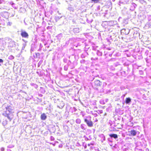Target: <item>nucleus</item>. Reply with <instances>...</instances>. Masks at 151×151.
<instances>
[{
	"mask_svg": "<svg viewBox=\"0 0 151 151\" xmlns=\"http://www.w3.org/2000/svg\"><path fill=\"white\" fill-rule=\"evenodd\" d=\"M116 22L115 21H111L109 22V25H111L112 27L115 25L116 24Z\"/></svg>",
	"mask_w": 151,
	"mask_h": 151,
	"instance_id": "obj_16",
	"label": "nucleus"
},
{
	"mask_svg": "<svg viewBox=\"0 0 151 151\" xmlns=\"http://www.w3.org/2000/svg\"><path fill=\"white\" fill-rule=\"evenodd\" d=\"M30 85L34 87L35 88H37L38 86L37 85L33 83H30Z\"/></svg>",
	"mask_w": 151,
	"mask_h": 151,
	"instance_id": "obj_32",
	"label": "nucleus"
},
{
	"mask_svg": "<svg viewBox=\"0 0 151 151\" xmlns=\"http://www.w3.org/2000/svg\"><path fill=\"white\" fill-rule=\"evenodd\" d=\"M70 69H73L74 68V67L73 66H70Z\"/></svg>",
	"mask_w": 151,
	"mask_h": 151,
	"instance_id": "obj_64",
	"label": "nucleus"
},
{
	"mask_svg": "<svg viewBox=\"0 0 151 151\" xmlns=\"http://www.w3.org/2000/svg\"><path fill=\"white\" fill-rule=\"evenodd\" d=\"M75 122L78 124H80L81 122V120L80 119L77 118L76 119Z\"/></svg>",
	"mask_w": 151,
	"mask_h": 151,
	"instance_id": "obj_29",
	"label": "nucleus"
},
{
	"mask_svg": "<svg viewBox=\"0 0 151 151\" xmlns=\"http://www.w3.org/2000/svg\"><path fill=\"white\" fill-rule=\"evenodd\" d=\"M143 73V71H139V74L140 75H142Z\"/></svg>",
	"mask_w": 151,
	"mask_h": 151,
	"instance_id": "obj_62",
	"label": "nucleus"
},
{
	"mask_svg": "<svg viewBox=\"0 0 151 151\" xmlns=\"http://www.w3.org/2000/svg\"><path fill=\"white\" fill-rule=\"evenodd\" d=\"M68 9L70 12H73L74 11V9L73 7L71 6H69Z\"/></svg>",
	"mask_w": 151,
	"mask_h": 151,
	"instance_id": "obj_26",
	"label": "nucleus"
},
{
	"mask_svg": "<svg viewBox=\"0 0 151 151\" xmlns=\"http://www.w3.org/2000/svg\"><path fill=\"white\" fill-rule=\"evenodd\" d=\"M131 0H120L119 5L120 6V4H128L131 3Z\"/></svg>",
	"mask_w": 151,
	"mask_h": 151,
	"instance_id": "obj_5",
	"label": "nucleus"
},
{
	"mask_svg": "<svg viewBox=\"0 0 151 151\" xmlns=\"http://www.w3.org/2000/svg\"><path fill=\"white\" fill-rule=\"evenodd\" d=\"M4 150H5V149L4 147H2L1 148V151H4Z\"/></svg>",
	"mask_w": 151,
	"mask_h": 151,
	"instance_id": "obj_57",
	"label": "nucleus"
},
{
	"mask_svg": "<svg viewBox=\"0 0 151 151\" xmlns=\"http://www.w3.org/2000/svg\"><path fill=\"white\" fill-rule=\"evenodd\" d=\"M54 138L52 136H51L50 137V139L52 140H54Z\"/></svg>",
	"mask_w": 151,
	"mask_h": 151,
	"instance_id": "obj_53",
	"label": "nucleus"
},
{
	"mask_svg": "<svg viewBox=\"0 0 151 151\" xmlns=\"http://www.w3.org/2000/svg\"><path fill=\"white\" fill-rule=\"evenodd\" d=\"M102 82L98 80H95L94 82V85L96 86H100L102 85Z\"/></svg>",
	"mask_w": 151,
	"mask_h": 151,
	"instance_id": "obj_9",
	"label": "nucleus"
},
{
	"mask_svg": "<svg viewBox=\"0 0 151 151\" xmlns=\"http://www.w3.org/2000/svg\"><path fill=\"white\" fill-rule=\"evenodd\" d=\"M86 61L85 60L82 59L80 61V63L82 64H84L85 63Z\"/></svg>",
	"mask_w": 151,
	"mask_h": 151,
	"instance_id": "obj_38",
	"label": "nucleus"
},
{
	"mask_svg": "<svg viewBox=\"0 0 151 151\" xmlns=\"http://www.w3.org/2000/svg\"><path fill=\"white\" fill-rule=\"evenodd\" d=\"M63 129L66 132H68L69 131V127L67 125H63Z\"/></svg>",
	"mask_w": 151,
	"mask_h": 151,
	"instance_id": "obj_21",
	"label": "nucleus"
},
{
	"mask_svg": "<svg viewBox=\"0 0 151 151\" xmlns=\"http://www.w3.org/2000/svg\"><path fill=\"white\" fill-rule=\"evenodd\" d=\"M121 32L122 33H123L125 35H128L129 32V30L127 29H122L121 30Z\"/></svg>",
	"mask_w": 151,
	"mask_h": 151,
	"instance_id": "obj_12",
	"label": "nucleus"
},
{
	"mask_svg": "<svg viewBox=\"0 0 151 151\" xmlns=\"http://www.w3.org/2000/svg\"><path fill=\"white\" fill-rule=\"evenodd\" d=\"M40 118L41 120H45L47 119V116L45 113H43L41 115Z\"/></svg>",
	"mask_w": 151,
	"mask_h": 151,
	"instance_id": "obj_17",
	"label": "nucleus"
},
{
	"mask_svg": "<svg viewBox=\"0 0 151 151\" xmlns=\"http://www.w3.org/2000/svg\"><path fill=\"white\" fill-rule=\"evenodd\" d=\"M49 129L50 132L51 133H54L56 130L55 126L53 125H51L49 127Z\"/></svg>",
	"mask_w": 151,
	"mask_h": 151,
	"instance_id": "obj_8",
	"label": "nucleus"
},
{
	"mask_svg": "<svg viewBox=\"0 0 151 151\" xmlns=\"http://www.w3.org/2000/svg\"><path fill=\"white\" fill-rule=\"evenodd\" d=\"M43 62L42 60H40L38 63V66L39 67L42 64Z\"/></svg>",
	"mask_w": 151,
	"mask_h": 151,
	"instance_id": "obj_34",
	"label": "nucleus"
},
{
	"mask_svg": "<svg viewBox=\"0 0 151 151\" xmlns=\"http://www.w3.org/2000/svg\"><path fill=\"white\" fill-rule=\"evenodd\" d=\"M42 47H43L42 45V44L41 43H40V48H41L42 49Z\"/></svg>",
	"mask_w": 151,
	"mask_h": 151,
	"instance_id": "obj_59",
	"label": "nucleus"
},
{
	"mask_svg": "<svg viewBox=\"0 0 151 151\" xmlns=\"http://www.w3.org/2000/svg\"><path fill=\"white\" fill-rule=\"evenodd\" d=\"M109 125L110 126L112 125V122L111 120H109Z\"/></svg>",
	"mask_w": 151,
	"mask_h": 151,
	"instance_id": "obj_43",
	"label": "nucleus"
},
{
	"mask_svg": "<svg viewBox=\"0 0 151 151\" xmlns=\"http://www.w3.org/2000/svg\"><path fill=\"white\" fill-rule=\"evenodd\" d=\"M22 40L24 42V43H27L28 42L27 41L24 40V39H22Z\"/></svg>",
	"mask_w": 151,
	"mask_h": 151,
	"instance_id": "obj_58",
	"label": "nucleus"
},
{
	"mask_svg": "<svg viewBox=\"0 0 151 151\" xmlns=\"http://www.w3.org/2000/svg\"><path fill=\"white\" fill-rule=\"evenodd\" d=\"M71 63V61L70 60H69L67 65H68V66H70V65Z\"/></svg>",
	"mask_w": 151,
	"mask_h": 151,
	"instance_id": "obj_48",
	"label": "nucleus"
},
{
	"mask_svg": "<svg viewBox=\"0 0 151 151\" xmlns=\"http://www.w3.org/2000/svg\"><path fill=\"white\" fill-rule=\"evenodd\" d=\"M12 22H8L7 23V25L11 26L12 24Z\"/></svg>",
	"mask_w": 151,
	"mask_h": 151,
	"instance_id": "obj_45",
	"label": "nucleus"
},
{
	"mask_svg": "<svg viewBox=\"0 0 151 151\" xmlns=\"http://www.w3.org/2000/svg\"><path fill=\"white\" fill-rule=\"evenodd\" d=\"M56 17V21H57L58 20H59L61 18V17Z\"/></svg>",
	"mask_w": 151,
	"mask_h": 151,
	"instance_id": "obj_51",
	"label": "nucleus"
},
{
	"mask_svg": "<svg viewBox=\"0 0 151 151\" xmlns=\"http://www.w3.org/2000/svg\"><path fill=\"white\" fill-rule=\"evenodd\" d=\"M109 136L113 139V138L116 139L118 138V135L117 134H109Z\"/></svg>",
	"mask_w": 151,
	"mask_h": 151,
	"instance_id": "obj_11",
	"label": "nucleus"
},
{
	"mask_svg": "<svg viewBox=\"0 0 151 151\" xmlns=\"http://www.w3.org/2000/svg\"><path fill=\"white\" fill-rule=\"evenodd\" d=\"M139 1L142 4L146 3V1H145L144 0H139Z\"/></svg>",
	"mask_w": 151,
	"mask_h": 151,
	"instance_id": "obj_44",
	"label": "nucleus"
},
{
	"mask_svg": "<svg viewBox=\"0 0 151 151\" xmlns=\"http://www.w3.org/2000/svg\"><path fill=\"white\" fill-rule=\"evenodd\" d=\"M115 121L114 122V126L115 127H116L117 124H119V122H117L116 121L117 120L116 119V118H115Z\"/></svg>",
	"mask_w": 151,
	"mask_h": 151,
	"instance_id": "obj_33",
	"label": "nucleus"
},
{
	"mask_svg": "<svg viewBox=\"0 0 151 151\" xmlns=\"http://www.w3.org/2000/svg\"><path fill=\"white\" fill-rule=\"evenodd\" d=\"M132 5L135 8H136L137 6V5L134 3H132Z\"/></svg>",
	"mask_w": 151,
	"mask_h": 151,
	"instance_id": "obj_47",
	"label": "nucleus"
},
{
	"mask_svg": "<svg viewBox=\"0 0 151 151\" xmlns=\"http://www.w3.org/2000/svg\"><path fill=\"white\" fill-rule=\"evenodd\" d=\"M109 145L111 146H112L113 145L112 142H109Z\"/></svg>",
	"mask_w": 151,
	"mask_h": 151,
	"instance_id": "obj_55",
	"label": "nucleus"
},
{
	"mask_svg": "<svg viewBox=\"0 0 151 151\" xmlns=\"http://www.w3.org/2000/svg\"><path fill=\"white\" fill-rule=\"evenodd\" d=\"M127 72L130 71V69L129 68L128 66H127Z\"/></svg>",
	"mask_w": 151,
	"mask_h": 151,
	"instance_id": "obj_61",
	"label": "nucleus"
},
{
	"mask_svg": "<svg viewBox=\"0 0 151 151\" xmlns=\"http://www.w3.org/2000/svg\"><path fill=\"white\" fill-rule=\"evenodd\" d=\"M129 132L133 136H135L137 133H138L139 132L137 131H136L135 130H131Z\"/></svg>",
	"mask_w": 151,
	"mask_h": 151,
	"instance_id": "obj_19",
	"label": "nucleus"
},
{
	"mask_svg": "<svg viewBox=\"0 0 151 151\" xmlns=\"http://www.w3.org/2000/svg\"><path fill=\"white\" fill-rule=\"evenodd\" d=\"M5 2L4 0H0V4H4Z\"/></svg>",
	"mask_w": 151,
	"mask_h": 151,
	"instance_id": "obj_37",
	"label": "nucleus"
},
{
	"mask_svg": "<svg viewBox=\"0 0 151 151\" xmlns=\"http://www.w3.org/2000/svg\"><path fill=\"white\" fill-rule=\"evenodd\" d=\"M91 117L88 116H85L84 118V122L86 124L87 126L89 127H92L93 126V123L91 120Z\"/></svg>",
	"mask_w": 151,
	"mask_h": 151,
	"instance_id": "obj_1",
	"label": "nucleus"
},
{
	"mask_svg": "<svg viewBox=\"0 0 151 151\" xmlns=\"http://www.w3.org/2000/svg\"><path fill=\"white\" fill-rule=\"evenodd\" d=\"M77 109H76L74 107H70V111H71L72 113H73L75 112Z\"/></svg>",
	"mask_w": 151,
	"mask_h": 151,
	"instance_id": "obj_24",
	"label": "nucleus"
},
{
	"mask_svg": "<svg viewBox=\"0 0 151 151\" xmlns=\"http://www.w3.org/2000/svg\"><path fill=\"white\" fill-rule=\"evenodd\" d=\"M57 107L60 109H62L63 107V106H60V105H58Z\"/></svg>",
	"mask_w": 151,
	"mask_h": 151,
	"instance_id": "obj_49",
	"label": "nucleus"
},
{
	"mask_svg": "<svg viewBox=\"0 0 151 151\" xmlns=\"http://www.w3.org/2000/svg\"><path fill=\"white\" fill-rule=\"evenodd\" d=\"M101 25L103 27L105 28V27H106L109 25V22L108 23L107 22H105L104 23H102Z\"/></svg>",
	"mask_w": 151,
	"mask_h": 151,
	"instance_id": "obj_25",
	"label": "nucleus"
},
{
	"mask_svg": "<svg viewBox=\"0 0 151 151\" xmlns=\"http://www.w3.org/2000/svg\"><path fill=\"white\" fill-rule=\"evenodd\" d=\"M96 54L97 55L101 56L102 55V53L99 50H97L96 52Z\"/></svg>",
	"mask_w": 151,
	"mask_h": 151,
	"instance_id": "obj_27",
	"label": "nucleus"
},
{
	"mask_svg": "<svg viewBox=\"0 0 151 151\" xmlns=\"http://www.w3.org/2000/svg\"><path fill=\"white\" fill-rule=\"evenodd\" d=\"M7 122L6 120L4 121L2 123V124L3 126H5L7 124Z\"/></svg>",
	"mask_w": 151,
	"mask_h": 151,
	"instance_id": "obj_31",
	"label": "nucleus"
},
{
	"mask_svg": "<svg viewBox=\"0 0 151 151\" xmlns=\"http://www.w3.org/2000/svg\"><path fill=\"white\" fill-rule=\"evenodd\" d=\"M60 105L64 107L65 106V104L63 101H62L60 103Z\"/></svg>",
	"mask_w": 151,
	"mask_h": 151,
	"instance_id": "obj_40",
	"label": "nucleus"
},
{
	"mask_svg": "<svg viewBox=\"0 0 151 151\" xmlns=\"http://www.w3.org/2000/svg\"><path fill=\"white\" fill-rule=\"evenodd\" d=\"M107 5H109L110 7H111V6L112 5V3L111 1H109L107 3Z\"/></svg>",
	"mask_w": 151,
	"mask_h": 151,
	"instance_id": "obj_39",
	"label": "nucleus"
},
{
	"mask_svg": "<svg viewBox=\"0 0 151 151\" xmlns=\"http://www.w3.org/2000/svg\"><path fill=\"white\" fill-rule=\"evenodd\" d=\"M54 102H55V103H57V100H56V99H54Z\"/></svg>",
	"mask_w": 151,
	"mask_h": 151,
	"instance_id": "obj_63",
	"label": "nucleus"
},
{
	"mask_svg": "<svg viewBox=\"0 0 151 151\" xmlns=\"http://www.w3.org/2000/svg\"><path fill=\"white\" fill-rule=\"evenodd\" d=\"M126 94H124L122 96H121V98L123 99H124V97H125V96H126Z\"/></svg>",
	"mask_w": 151,
	"mask_h": 151,
	"instance_id": "obj_56",
	"label": "nucleus"
},
{
	"mask_svg": "<svg viewBox=\"0 0 151 151\" xmlns=\"http://www.w3.org/2000/svg\"><path fill=\"white\" fill-rule=\"evenodd\" d=\"M122 13L124 15H126L128 14V11L127 8H125L122 10Z\"/></svg>",
	"mask_w": 151,
	"mask_h": 151,
	"instance_id": "obj_23",
	"label": "nucleus"
},
{
	"mask_svg": "<svg viewBox=\"0 0 151 151\" xmlns=\"http://www.w3.org/2000/svg\"><path fill=\"white\" fill-rule=\"evenodd\" d=\"M12 107L11 106H8L7 107H6V111L5 113H3V114L4 116L7 117V118L11 121V119L10 118L9 115L10 113H12Z\"/></svg>",
	"mask_w": 151,
	"mask_h": 151,
	"instance_id": "obj_2",
	"label": "nucleus"
},
{
	"mask_svg": "<svg viewBox=\"0 0 151 151\" xmlns=\"http://www.w3.org/2000/svg\"><path fill=\"white\" fill-rule=\"evenodd\" d=\"M111 27H112L111 26V25H109L108 26L105 27V29H106L105 31L109 32H112V29L111 28Z\"/></svg>",
	"mask_w": 151,
	"mask_h": 151,
	"instance_id": "obj_15",
	"label": "nucleus"
},
{
	"mask_svg": "<svg viewBox=\"0 0 151 151\" xmlns=\"http://www.w3.org/2000/svg\"><path fill=\"white\" fill-rule=\"evenodd\" d=\"M88 55V53L87 52H84L81 55V57L82 58H84L86 57Z\"/></svg>",
	"mask_w": 151,
	"mask_h": 151,
	"instance_id": "obj_20",
	"label": "nucleus"
},
{
	"mask_svg": "<svg viewBox=\"0 0 151 151\" xmlns=\"http://www.w3.org/2000/svg\"><path fill=\"white\" fill-rule=\"evenodd\" d=\"M106 86L107 83H103L102 88L100 90V92H104V91L106 89Z\"/></svg>",
	"mask_w": 151,
	"mask_h": 151,
	"instance_id": "obj_14",
	"label": "nucleus"
},
{
	"mask_svg": "<svg viewBox=\"0 0 151 151\" xmlns=\"http://www.w3.org/2000/svg\"><path fill=\"white\" fill-rule=\"evenodd\" d=\"M67 59H63V61L64 63H66L67 61Z\"/></svg>",
	"mask_w": 151,
	"mask_h": 151,
	"instance_id": "obj_54",
	"label": "nucleus"
},
{
	"mask_svg": "<svg viewBox=\"0 0 151 151\" xmlns=\"http://www.w3.org/2000/svg\"><path fill=\"white\" fill-rule=\"evenodd\" d=\"M114 125H111L109 127V130L110 131H115L116 130V129L114 127Z\"/></svg>",
	"mask_w": 151,
	"mask_h": 151,
	"instance_id": "obj_22",
	"label": "nucleus"
},
{
	"mask_svg": "<svg viewBox=\"0 0 151 151\" xmlns=\"http://www.w3.org/2000/svg\"><path fill=\"white\" fill-rule=\"evenodd\" d=\"M80 128L83 130H86L87 128V125L84 124H82L80 125Z\"/></svg>",
	"mask_w": 151,
	"mask_h": 151,
	"instance_id": "obj_18",
	"label": "nucleus"
},
{
	"mask_svg": "<svg viewBox=\"0 0 151 151\" xmlns=\"http://www.w3.org/2000/svg\"><path fill=\"white\" fill-rule=\"evenodd\" d=\"M81 29V28L78 27H76L74 28L73 29V32L75 33H79Z\"/></svg>",
	"mask_w": 151,
	"mask_h": 151,
	"instance_id": "obj_13",
	"label": "nucleus"
},
{
	"mask_svg": "<svg viewBox=\"0 0 151 151\" xmlns=\"http://www.w3.org/2000/svg\"><path fill=\"white\" fill-rule=\"evenodd\" d=\"M3 60L1 59H0V66H1L3 64Z\"/></svg>",
	"mask_w": 151,
	"mask_h": 151,
	"instance_id": "obj_42",
	"label": "nucleus"
},
{
	"mask_svg": "<svg viewBox=\"0 0 151 151\" xmlns=\"http://www.w3.org/2000/svg\"><path fill=\"white\" fill-rule=\"evenodd\" d=\"M35 55L36 58H37L38 57H39L40 56V54L39 53H36Z\"/></svg>",
	"mask_w": 151,
	"mask_h": 151,
	"instance_id": "obj_41",
	"label": "nucleus"
},
{
	"mask_svg": "<svg viewBox=\"0 0 151 151\" xmlns=\"http://www.w3.org/2000/svg\"><path fill=\"white\" fill-rule=\"evenodd\" d=\"M146 26L148 27H151V22H148L146 24Z\"/></svg>",
	"mask_w": 151,
	"mask_h": 151,
	"instance_id": "obj_30",
	"label": "nucleus"
},
{
	"mask_svg": "<svg viewBox=\"0 0 151 151\" xmlns=\"http://www.w3.org/2000/svg\"><path fill=\"white\" fill-rule=\"evenodd\" d=\"M0 15L3 17L8 19L9 15V13L6 11H4L1 13Z\"/></svg>",
	"mask_w": 151,
	"mask_h": 151,
	"instance_id": "obj_6",
	"label": "nucleus"
},
{
	"mask_svg": "<svg viewBox=\"0 0 151 151\" xmlns=\"http://www.w3.org/2000/svg\"><path fill=\"white\" fill-rule=\"evenodd\" d=\"M37 46L34 43H32L31 45V48L30 50V51L31 53L32 52H33L35 51L36 49Z\"/></svg>",
	"mask_w": 151,
	"mask_h": 151,
	"instance_id": "obj_7",
	"label": "nucleus"
},
{
	"mask_svg": "<svg viewBox=\"0 0 151 151\" xmlns=\"http://www.w3.org/2000/svg\"><path fill=\"white\" fill-rule=\"evenodd\" d=\"M132 99L130 97L127 98L125 101V103L126 104L129 105L131 104Z\"/></svg>",
	"mask_w": 151,
	"mask_h": 151,
	"instance_id": "obj_10",
	"label": "nucleus"
},
{
	"mask_svg": "<svg viewBox=\"0 0 151 151\" xmlns=\"http://www.w3.org/2000/svg\"><path fill=\"white\" fill-rule=\"evenodd\" d=\"M68 65H66L64 67V69L65 71H67L68 67Z\"/></svg>",
	"mask_w": 151,
	"mask_h": 151,
	"instance_id": "obj_35",
	"label": "nucleus"
},
{
	"mask_svg": "<svg viewBox=\"0 0 151 151\" xmlns=\"http://www.w3.org/2000/svg\"><path fill=\"white\" fill-rule=\"evenodd\" d=\"M91 2H93L94 4L99 3L101 0H91Z\"/></svg>",
	"mask_w": 151,
	"mask_h": 151,
	"instance_id": "obj_28",
	"label": "nucleus"
},
{
	"mask_svg": "<svg viewBox=\"0 0 151 151\" xmlns=\"http://www.w3.org/2000/svg\"><path fill=\"white\" fill-rule=\"evenodd\" d=\"M111 139H112L110 137L109 138H108V140L109 142H112V141L111 140Z\"/></svg>",
	"mask_w": 151,
	"mask_h": 151,
	"instance_id": "obj_50",
	"label": "nucleus"
},
{
	"mask_svg": "<svg viewBox=\"0 0 151 151\" xmlns=\"http://www.w3.org/2000/svg\"><path fill=\"white\" fill-rule=\"evenodd\" d=\"M14 58V57L12 55H10L8 57V59L9 60H12Z\"/></svg>",
	"mask_w": 151,
	"mask_h": 151,
	"instance_id": "obj_36",
	"label": "nucleus"
},
{
	"mask_svg": "<svg viewBox=\"0 0 151 151\" xmlns=\"http://www.w3.org/2000/svg\"><path fill=\"white\" fill-rule=\"evenodd\" d=\"M121 119V117H118L117 118H116V120H120Z\"/></svg>",
	"mask_w": 151,
	"mask_h": 151,
	"instance_id": "obj_60",
	"label": "nucleus"
},
{
	"mask_svg": "<svg viewBox=\"0 0 151 151\" xmlns=\"http://www.w3.org/2000/svg\"><path fill=\"white\" fill-rule=\"evenodd\" d=\"M148 19L149 21H150L151 20V15H149L148 16Z\"/></svg>",
	"mask_w": 151,
	"mask_h": 151,
	"instance_id": "obj_46",
	"label": "nucleus"
},
{
	"mask_svg": "<svg viewBox=\"0 0 151 151\" xmlns=\"http://www.w3.org/2000/svg\"><path fill=\"white\" fill-rule=\"evenodd\" d=\"M27 43H23L22 44V46L25 47L27 45Z\"/></svg>",
	"mask_w": 151,
	"mask_h": 151,
	"instance_id": "obj_52",
	"label": "nucleus"
},
{
	"mask_svg": "<svg viewBox=\"0 0 151 151\" xmlns=\"http://www.w3.org/2000/svg\"><path fill=\"white\" fill-rule=\"evenodd\" d=\"M6 40L9 44V47H13L15 46V42L11 39L9 37H7Z\"/></svg>",
	"mask_w": 151,
	"mask_h": 151,
	"instance_id": "obj_3",
	"label": "nucleus"
},
{
	"mask_svg": "<svg viewBox=\"0 0 151 151\" xmlns=\"http://www.w3.org/2000/svg\"><path fill=\"white\" fill-rule=\"evenodd\" d=\"M21 35L22 37L28 39L29 37L28 33L22 29L21 30Z\"/></svg>",
	"mask_w": 151,
	"mask_h": 151,
	"instance_id": "obj_4",
	"label": "nucleus"
}]
</instances>
